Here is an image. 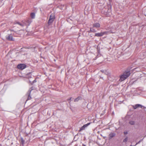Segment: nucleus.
Listing matches in <instances>:
<instances>
[{
  "mask_svg": "<svg viewBox=\"0 0 146 146\" xmlns=\"http://www.w3.org/2000/svg\"><path fill=\"white\" fill-rule=\"evenodd\" d=\"M16 23L22 27H23L27 25V24L25 22H22V23H20L19 22H17Z\"/></svg>",
  "mask_w": 146,
  "mask_h": 146,
  "instance_id": "nucleus-7",
  "label": "nucleus"
},
{
  "mask_svg": "<svg viewBox=\"0 0 146 146\" xmlns=\"http://www.w3.org/2000/svg\"><path fill=\"white\" fill-rule=\"evenodd\" d=\"M30 15L31 18L34 19L35 17V13H31Z\"/></svg>",
  "mask_w": 146,
  "mask_h": 146,
  "instance_id": "nucleus-13",
  "label": "nucleus"
},
{
  "mask_svg": "<svg viewBox=\"0 0 146 146\" xmlns=\"http://www.w3.org/2000/svg\"><path fill=\"white\" fill-rule=\"evenodd\" d=\"M101 71H102V72H103L104 71H102V70H101Z\"/></svg>",
  "mask_w": 146,
  "mask_h": 146,
  "instance_id": "nucleus-28",
  "label": "nucleus"
},
{
  "mask_svg": "<svg viewBox=\"0 0 146 146\" xmlns=\"http://www.w3.org/2000/svg\"><path fill=\"white\" fill-rule=\"evenodd\" d=\"M92 30H91V29L90 28V31H89V32L90 33V32H92Z\"/></svg>",
  "mask_w": 146,
  "mask_h": 146,
  "instance_id": "nucleus-22",
  "label": "nucleus"
},
{
  "mask_svg": "<svg viewBox=\"0 0 146 146\" xmlns=\"http://www.w3.org/2000/svg\"><path fill=\"white\" fill-rule=\"evenodd\" d=\"M129 123L131 125H134L135 124V122L134 121L131 120L129 121Z\"/></svg>",
  "mask_w": 146,
  "mask_h": 146,
  "instance_id": "nucleus-14",
  "label": "nucleus"
},
{
  "mask_svg": "<svg viewBox=\"0 0 146 146\" xmlns=\"http://www.w3.org/2000/svg\"><path fill=\"white\" fill-rule=\"evenodd\" d=\"M93 27L96 28H98L100 27V24L99 23H95L93 25Z\"/></svg>",
  "mask_w": 146,
  "mask_h": 146,
  "instance_id": "nucleus-11",
  "label": "nucleus"
},
{
  "mask_svg": "<svg viewBox=\"0 0 146 146\" xmlns=\"http://www.w3.org/2000/svg\"><path fill=\"white\" fill-rule=\"evenodd\" d=\"M29 82L30 83H31V84H33V83L36 82V79H35L33 81V82L32 83H31V81H29Z\"/></svg>",
  "mask_w": 146,
  "mask_h": 146,
  "instance_id": "nucleus-16",
  "label": "nucleus"
},
{
  "mask_svg": "<svg viewBox=\"0 0 146 146\" xmlns=\"http://www.w3.org/2000/svg\"><path fill=\"white\" fill-rule=\"evenodd\" d=\"M92 30H91V29L90 28V31H89V32L90 33V32H92Z\"/></svg>",
  "mask_w": 146,
  "mask_h": 146,
  "instance_id": "nucleus-21",
  "label": "nucleus"
},
{
  "mask_svg": "<svg viewBox=\"0 0 146 146\" xmlns=\"http://www.w3.org/2000/svg\"><path fill=\"white\" fill-rule=\"evenodd\" d=\"M101 71H102V72H103L104 71H102V70H101Z\"/></svg>",
  "mask_w": 146,
  "mask_h": 146,
  "instance_id": "nucleus-27",
  "label": "nucleus"
},
{
  "mask_svg": "<svg viewBox=\"0 0 146 146\" xmlns=\"http://www.w3.org/2000/svg\"><path fill=\"white\" fill-rule=\"evenodd\" d=\"M32 90V89L30 90V89L29 90L28 92L27 93V94L28 95V99L30 100L31 99V98L30 96L31 92Z\"/></svg>",
  "mask_w": 146,
  "mask_h": 146,
  "instance_id": "nucleus-10",
  "label": "nucleus"
},
{
  "mask_svg": "<svg viewBox=\"0 0 146 146\" xmlns=\"http://www.w3.org/2000/svg\"><path fill=\"white\" fill-rule=\"evenodd\" d=\"M141 141H139V142L137 143H139Z\"/></svg>",
  "mask_w": 146,
  "mask_h": 146,
  "instance_id": "nucleus-23",
  "label": "nucleus"
},
{
  "mask_svg": "<svg viewBox=\"0 0 146 146\" xmlns=\"http://www.w3.org/2000/svg\"><path fill=\"white\" fill-rule=\"evenodd\" d=\"M90 124V123H87V124L84 125L80 129V131L82 130H83L85 129V128L87 127Z\"/></svg>",
  "mask_w": 146,
  "mask_h": 146,
  "instance_id": "nucleus-8",
  "label": "nucleus"
},
{
  "mask_svg": "<svg viewBox=\"0 0 146 146\" xmlns=\"http://www.w3.org/2000/svg\"><path fill=\"white\" fill-rule=\"evenodd\" d=\"M21 142L22 144L23 145L24 143H25V141L23 139V138H21Z\"/></svg>",
  "mask_w": 146,
  "mask_h": 146,
  "instance_id": "nucleus-17",
  "label": "nucleus"
},
{
  "mask_svg": "<svg viewBox=\"0 0 146 146\" xmlns=\"http://www.w3.org/2000/svg\"><path fill=\"white\" fill-rule=\"evenodd\" d=\"M11 31H13V30H11Z\"/></svg>",
  "mask_w": 146,
  "mask_h": 146,
  "instance_id": "nucleus-29",
  "label": "nucleus"
},
{
  "mask_svg": "<svg viewBox=\"0 0 146 146\" xmlns=\"http://www.w3.org/2000/svg\"><path fill=\"white\" fill-rule=\"evenodd\" d=\"M115 135V134L114 133H110L109 135V138L110 139H111Z\"/></svg>",
  "mask_w": 146,
  "mask_h": 146,
  "instance_id": "nucleus-9",
  "label": "nucleus"
},
{
  "mask_svg": "<svg viewBox=\"0 0 146 146\" xmlns=\"http://www.w3.org/2000/svg\"><path fill=\"white\" fill-rule=\"evenodd\" d=\"M81 98L80 97V96L78 97H77V98H76L74 100V102H78L79 101V100H80Z\"/></svg>",
  "mask_w": 146,
  "mask_h": 146,
  "instance_id": "nucleus-15",
  "label": "nucleus"
},
{
  "mask_svg": "<svg viewBox=\"0 0 146 146\" xmlns=\"http://www.w3.org/2000/svg\"><path fill=\"white\" fill-rule=\"evenodd\" d=\"M107 32H104L100 33H96L95 34V36L98 37H100L103 36V35L107 34Z\"/></svg>",
  "mask_w": 146,
  "mask_h": 146,
  "instance_id": "nucleus-5",
  "label": "nucleus"
},
{
  "mask_svg": "<svg viewBox=\"0 0 146 146\" xmlns=\"http://www.w3.org/2000/svg\"><path fill=\"white\" fill-rule=\"evenodd\" d=\"M92 31V32H95L96 31L93 28H91Z\"/></svg>",
  "mask_w": 146,
  "mask_h": 146,
  "instance_id": "nucleus-19",
  "label": "nucleus"
},
{
  "mask_svg": "<svg viewBox=\"0 0 146 146\" xmlns=\"http://www.w3.org/2000/svg\"><path fill=\"white\" fill-rule=\"evenodd\" d=\"M6 39L10 41H13L14 39L13 37V36L11 34L8 35L6 36Z\"/></svg>",
  "mask_w": 146,
  "mask_h": 146,
  "instance_id": "nucleus-3",
  "label": "nucleus"
},
{
  "mask_svg": "<svg viewBox=\"0 0 146 146\" xmlns=\"http://www.w3.org/2000/svg\"><path fill=\"white\" fill-rule=\"evenodd\" d=\"M32 22V20L31 19H29L27 21L25 22L27 24V25H29Z\"/></svg>",
  "mask_w": 146,
  "mask_h": 146,
  "instance_id": "nucleus-12",
  "label": "nucleus"
},
{
  "mask_svg": "<svg viewBox=\"0 0 146 146\" xmlns=\"http://www.w3.org/2000/svg\"><path fill=\"white\" fill-rule=\"evenodd\" d=\"M26 67V65L24 64H18L17 66V67L19 69L23 70Z\"/></svg>",
  "mask_w": 146,
  "mask_h": 146,
  "instance_id": "nucleus-2",
  "label": "nucleus"
},
{
  "mask_svg": "<svg viewBox=\"0 0 146 146\" xmlns=\"http://www.w3.org/2000/svg\"><path fill=\"white\" fill-rule=\"evenodd\" d=\"M55 19L54 16V15H51L50 16V19L48 21V23L49 24L52 23Z\"/></svg>",
  "mask_w": 146,
  "mask_h": 146,
  "instance_id": "nucleus-4",
  "label": "nucleus"
},
{
  "mask_svg": "<svg viewBox=\"0 0 146 146\" xmlns=\"http://www.w3.org/2000/svg\"><path fill=\"white\" fill-rule=\"evenodd\" d=\"M101 71H102V72H103L104 71H102V70H101Z\"/></svg>",
  "mask_w": 146,
  "mask_h": 146,
  "instance_id": "nucleus-26",
  "label": "nucleus"
},
{
  "mask_svg": "<svg viewBox=\"0 0 146 146\" xmlns=\"http://www.w3.org/2000/svg\"><path fill=\"white\" fill-rule=\"evenodd\" d=\"M127 141V137L123 140V141L125 142H126Z\"/></svg>",
  "mask_w": 146,
  "mask_h": 146,
  "instance_id": "nucleus-18",
  "label": "nucleus"
},
{
  "mask_svg": "<svg viewBox=\"0 0 146 146\" xmlns=\"http://www.w3.org/2000/svg\"><path fill=\"white\" fill-rule=\"evenodd\" d=\"M110 33H113V32H110Z\"/></svg>",
  "mask_w": 146,
  "mask_h": 146,
  "instance_id": "nucleus-25",
  "label": "nucleus"
},
{
  "mask_svg": "<svg viewBox=\"0 0 146 146\" xmlns=\"http://www.w3.org/2000/svg\"><path fill=\"white\" fill-rule=\"evenodd\" d=\"M124 133L125 135H126L128 133V132L127 131H125L124 132Z\"/></svg>",
  "mask_w": 146,
  "mask_h": 146,
  "instance_id": "nucleus-20",
  "label": "nucleus"
},
{
  "mask_svg": "<svg viewBox=\"0 0 146 146\" xmlns=\"http://www.w3.org/2000/svg\"><path fill=\"white\" fill-rule=\"evenodd\" d=\"M71 98H70V99H69V100H70Z\"/></svg>",
  "mask_w": 146,
  "mask_h": 146,
  "instance_id": "nucleus-24",
  "label": "nucleus"
},
{
  "mask_svg": "<svg viewBox=\"0 0 146 146\" xmlns=\"http://www.w3.org/2000/svg\"><path fill=\"white\" fill-rule=\"evenodd\" d=\"M132 106L133 108L134 109H135L139 107H140V108H142L143 107L142 106L139 104H137L133 106Z\"/></svg>",
  "mask_w": 146,
  "mask_h": 146,
  "instance_id": "nucleus-6",
  "label": "nucleus"
},
{
  "mask_svg": "<svg viewBox=\"0 0 146 146\" xmlns=\"http://www.w3.org/2000/svg\"><path fill=\"white\" fill-rule=\"evenodd\" d=\"M131 74L130 70H126L123 74L120 76L119 81H122L124 80L129 76Z\"/></svg>",
  "mask_w": 146,
  "mask_h": 146,
  "instance_id": "nucleus-1",
  "label": "nucleus"
}]
</instances>
